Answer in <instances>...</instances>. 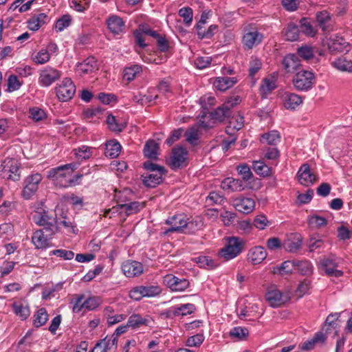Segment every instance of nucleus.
<instances>
[{
	"label": "nucleus",
	"mask_w": 352,
	"mask_h": 352,
	"mask_svg": "<svg viewBox=\"0 0 352 352\" xmlns=\"http://www.w3.org/2000/svg\"><path fill=\"white\" fill-rule=\"evenodd\" d=\"M78 166L77 163H70L51 168L47 172V177L54 181L60 187L71 186V184L73 182L71 181V176Z\"/></svg>",
	"instance_id": "1"
},
{
	"label": "nucleus",
	"mask_w": 352,
	"mask_h": 352,
	"mask_svg": "<svg viewBox=\"0 0 352 352\" xmlns=\"http://www.w3.org/2000/svg\"><path fill=\"white\" fill-rule=\"evenodd\" d=\"M143 167L148 171L142 175V182L146 187L155 188L163 182V176L166 173L164 166L148 161L144 163Z\"/></svg>",
	"instance_id": "2"
},
{
	"label": "nucleus",
	"mask_w": 352,
	"mask_h": 352,
	"mask_svg": "<svg viewBox=\"0 0 352 352\" xmlns=\"http://www.w3.org/2000/svg\"><path fill=\"white\" fill-rule=\"evenodd\" d=\"M34 222L42 226L48 235H54L58 231L56 215H53L47 211L36 212L32 217Z\"/></svg>",
	"instance_id": "3"
},
{
	"label": "nucleus",
	"mask_w": 352,
	"mask_h": 352,
	"mask_svg": "<svg viewBox=\"0 0 352 352\" xmlns=\"http://www.w3.org/2000/svg\"><path fill=\"white\" fill-rule=\"evenodd\" d=\"M244 241L239 237L232 236L228 239L226 245L219 252L220 256L226 260L236 257L243 250Z\"/></svg>",
	"instance_id": "4"
},
{
	"label": "nucleus",
	"mask_w": 352,
	"mask_h": 352,
	"mask_svg": "<svg viewBox=\"0 0 352 352\" xmlns=\"http://www.w3.org/2000/svg\"><path fill=\"white\" fill-rule=\"evenodd\" d=\"M19 164L15 159L7 158L0 164L1 177L8 180L19 181L21 178Z\"/></svg>",
	"instance_id": "5"
},
{
	"label": "nucleus",
	"mask_w": 352,
	"mask_h": 352,
	"mask_svg": "<svg viewBox=\"0 0 352 352\" xmlns=\"http://www.w3.org/2000/svg\"><path fill=\"white\" fill-rule=\"evenodd\" d=\"M314 74L311 71L301 70L296 73L293 78L294 87L302 91L311 89L314 84Z\"/></svg>",
	"instance_id": "6"
},
{
	"label": "nucleus",
	"mask_w": 352,
	"mask_h": 352,
	"mask_svg": "<svg viewBox=\"0 0 352 352\" xmlns=\"http://www.w3.org/2000/svg\"><path fill=\"white\" fill-rule=\"evenodd\" d=\"M43 179L40 173H34L26 177L23 181L22 196L25 199H30L38 189V186Z\"/></svg>",
	"instance_id": "7"
},
{
	"label": "nucleus",
	"mask_w": 352,
	"mask_h": 352,
	"mask_svg": "<svg viewBox=\"0 0 352 352\" xmlns=\"http://www.w3.org/2000/svg\"><path fill=\"white\" fill-rule=\"evenodd\" d=\"M56 93L60 100L68 101L74 96L76 86L70 78H65L56 87Z\"/></svg>",
	"instance_id": "8"
},
{
	"label": "nucleus",
	"mask_w": 352,
	"mask_h": 352,
	"mask_svg": "<svg viewBox=\"0 0 352 352\" xmlns=\"http://www.w3.org/2000/svg\"><path fill=\"white\" fill-rule=\"evenodd\" d=\"M166 223L170 226V228L165 232H181L184 228L190 227L194 223L192 221L187 222L186 217L184 214H177L169 217Z\"/></svg>",
	"instance_id": "9"
},
{
	"label": "nucleus",
	"mask_w": 352,
	"mask_h": 352,
	"mask_svg": "<svg viewBox=\"0 0 352 352\" xmlns=\"http://www.w3.org/2000/svg\"><path fill=\"white\" fill-rule=\"evenodd\" d=\"M61 76V72L52 67H46L39 73L38 83L42 87H49Z\"/></svg>",
	"instance_id": "10"
},
{
	"label": "nucleus",
	"mask_w": 352,
	"mask_h": 352,
	"mask_svg": "<svg viewBox=\"0 0 352 352\" xmlns=\"http://www.w3.org/2000/svg\"><path fill=\"white\" fill-rule=\"evenodd\" d=\"M164 283L174 292H183L186 289L190 282L186 278H180L173 274H167L163 278Z\"/></svg>",
	"instance_id": "11"
},
{
	"label": "nucleus",
	"mask_w": 352,
	"mask_h": 352,
	"mask_svg": "<svg viewBox=\"0 0 352 352\" xmlns=\"http://www.w3.org/2000/svg\"><path fill=\"white\" fill-rule=\"evenodd\" d=\"M320 265L321 268L324 270L329 276L340 277L343 272L337 270L338 263L336 261L335 256L330 255L320 260Z\"/></svg>",
	"instance_id": "12"
},
{
	"label": "nucleus",
	"mask_w": 352,
	"mask_h": 352,
	"mask_svg": "<svg viewBox=\"0 0 352 352\" xmlns=\"http://www.w3.org/2000/svg\"><path fill=\"white\" fill-rule=\"evenodd\" d=\"M327 47L332 54L349 52L350 50L349 43L342 36L338 35H335L328 40Z\"/></svg>",
	"instance_id": "13"
},
{
	"label": "nucleus",
	"mask_w": 352,
	"mask_h": 352,
	"mask_svg": "<svg viewBox=\"0 0 352 352\" xmlns=\"http://www.w3.org/2000/svg\"><path fill=\"white\" fill-rule=\"evenodd\" d=\"M188 151L182 146H177L172 151L170 165L172 168H179L186 165Z\"/></svg>",
	"instance_id": "14"
},
{
	"label": "nucleus",
	"mask_w": 352,
	"mask_h": 352,
	"mask_svg": "<svg viewBox=\"0 0 352 352\" xmlns=\"http://www.w3.org/2000/svg\"><path fill=\"white\" fill-rule=\"evenodd\" d=\"M298 179L300 184L305 186L312 185L317 179L316 176L311 170L309 164H303L298 171Z\"/></svg>",
	"instance_id": "15"
},
{
	"label": "nucleus",
	"mask_w": 352,
	"mask_h": 352,
	"mask_svg": "<svg viewBox=\"0 0 352 352\" xmlns=\"http://www.w3.org/2000/svg\"><path fill=\"white\" fill-rule=\"evenodd\" d=\"M122 270L124 274L129 278L138 276L143 273V265L138 261H128L122 264Z\"/></svg>",
	"instance_id": "16"
},
{
	"label": "nucleus",
	"mask_w": 352,
	"mask_h": 352,
	"mask_svg": "<svg viewBox=\"0 0 352 352\" xmlns=\"http://www.w3.org/2000/svg\"><path fill=\"white\" fill-rule=\"evenodd\" d=\"M53 235H48L43 229L36 230L32 236V242L36 249H43L48 246L49 240Z\"/></svg>",
	"instance_id": "17"
},
{
	"label": "nucleus",
	"mask_w": 352,
	"mask_h": 352,
	"mask_svg": "<svg viewBox=\"0 0 352 352\" xmlns=\"http://www.w3.org/2000/svg\"><path fill=\"white\" fill-rule=\"evenodd\" d=\"M233 206L239 212L248 214L254 208L255 203L251 198L239 197L233 200Z\"/></svg>",
	"instance_id": "18"
},
{
	"label": "nucleus",
	"mask_w": 352,
	"mask_h": 352,
	"mask_svg": "<svg viewBox=\"0 0 352 352\" xmlns=\"http://www.w3.org/2000/svg\"><path fill=\"white\" fill-rule=\"evenodd\" d=\"M327 340V336L322 331H318L314 336L300 345V349L304 351L313 349L317 344H323Z\"/></svg>",
	"instance_id": "19"
},
{
	"label": "nucleus",
	"mask_w": 352,
	"mask_h": 352,
	"mask_svg": "<svg viewBox=\"0 0 352 352\" xmlns=\"http://www.w3.org/2000/svg\"><path fill=\"white\" fill-rule=\"evenodd\" d=\"M107 24L109 30L113 34H120L123 32L125 26L124 21L116 15L109 17Z\"/></svg>",
	"instance_id": "20"
},
{
	"label": "nucleus",
	"mask_w": 352,
	"mask_h": 352,
	"mask_svg": "<svg viewBox=\"0 0 352 352\" xmlns=\"http://www.w3.org/2000/svg\"><path fill=\"white\" fill-rule=\"evenodd\" d=\"M298 56L294 54L285 56L283 60V68L287 73H292L296 71L300 66Z\"/></svg>",
	"instance_id": "21"
},
{
	"label": "nucleus",
	"mask_w": 352,
	"mask_h": 352,
	"mask_svg": "<svg viewBox=\"0 0 352 352\" xmlns=\"http://www.w3.org/2000/svg\"><path fill=\"white\" fill-rule=\"evenodd\" d=\"M248 259L252 264L261 263L267 256V252L262 246H255L251 248L248 252Z\"/></svg>",
	"instance_id": "22"
},
{
	"label": "nucleus",
	"mask_w": 352,
	"mask_h": 352,
	"mask_svg": "<svg viewBox=\"0 0 352 352\" xmlns=\"http://www.w3.org/2000/svg\"><path fill=\"white\" fill-rule=\"evenodd\" d=\"M144 207V204L138 201H129L118 205V208L121 210L120 213L124 212L126 216L136 214Z\"/></svg>",
	"instance_id": "23"
},
{
	"label": "nucleus",
	"mask_w": 352,
	"mask_h": 352,
	"mask_svg": "<svg viewBox=\"0 0 352 352\" xmlns=\"http://www.w3.org/2000/svg\"><path fill=\"white\" fill-rule=\"evenodd\" d=\"M263 35L258 31L249 32L244 34L243 37V43L248 49H252L254 45L261 42Z\"/></svg>",
	"instance_id": "24"
},
{
	"label": "nucleus",
	"mask_w": 352,
	"mask_h": 352,
	"mask_svg": "<svg viewBox=\"0 0 352 352\" xmlns=\"http://www.w3.org/2000/svg\"><path fill=\"white\" fill-rule=\"evenodd\" d=\"M237 82L235 77H218L214 82V86L218 90L224 91L232 87Z\"/></svg>",
	"instance_id": "25"
},
{
	"label": "nucleus",
	"mask_w": 352,
	"mask_h": 352,
	"mask_svg": "<svg viewBox=\"0 0 352 352\" xmlns=\"http://www.w3.org/2000/svg\"><path fill=\"white\" fill-rule=\"evenodd\" d=\"M265 298L273 307H279L285 302L282 293L277 289L268 291L265 294Z\"/></svg>",
	"instance_id": "26"
},
{
	"label": "nucleus",
	"mask_w": 352,
	"mask_h": 352,
	"mask_svg": "<svg viewBox=\"0 0 352 352\" xmlns=\"http://www.w3.org/2000/svg\"><path fill=\"white\" fill-rule=\"evenodd\" d=\"M302 101V98L296 94L287 93L284 96V106L287 109H296Z\"/></svg>",
	"instance_id": "27"
},
{
	"label": "nucleus",
	"mask_w": 352,
	"mask_h": 352,
	"mask_svg": "<svg viewBox=\"0 0 352 352\" xmlns=\"http://www.w3.org/2000/svg\"><path fill=\"white\" fill-rule=\"evenodd\" d=\"M316 19L319 27L323 31H329L331 17L327 10L318 12L316 14Z\"/></svg>",
	"instance_id": "28"
},
{
	"label": "nucleus",
	"mask_w": 352,
	"mask_h": 352,
	"mask_svg": "<svg viewBox=\"0 0 352 352\" xmlns=\"http://www.w3.org/2000/svg\"><path fill=\"white\" fill-rule=\"evenodd\" d=\"M331 65L338 70L352 73V60H349L346 57L337 58L331 63Z\"/></svg>",
	"instance_id": "29"
},
{
	"label": "nucleus",
	"mask_w": 352,
	"mask_h": 352,
	"mask_svg": "<svg viewBox=\"0 0 352 352\" xmlns=\"http://www.w3.org/2000/svg\"><path fill=\"white\" fill-rule=\"evenodd\" d=\"M96 60L94 57H89L77 65V71L83 74H89L96 69Z\"/></svg>",
	"instance_id": "30"
},
{
	"label": "nucleus",
	"mask_w": 352,
	"mask_h": 352,
	"mask_svg": "<svg viewBox=\"0 0 352 352\" xmlns=\"http://www.w3.org/2000/svg\"><path fill=\"white\" fill-rule=\"evenodd\" d=\"M295 269V260L286 261L282 263L280 265H276L273 267L272 272L280 275H287L292 273Z\"/></svg>",
	"instance_id": "31"
},
{
	"label": "nucleus",
	"mask_w": 352,
	"mask_h": 352,
	"mask_svg": "<svg viewBox=\"0 0 352 352\" xmlns=\"http://www.w3.org/2000/svg\"><path fill=\"white\" fill-rule=\"evenodd\" d=\"M121 150V145L120 143L115 140H111L106 143L104 155L109 158H116L120 154Z\"/></svg>",
	"instance_id": "32"
},
{
	"label": "nucleus",
	"mask_w": 352,
	"mask_h": 352,
	"mask_svg": "<svg viewBox=\"0 0 352 352\" xmlns=\"http://www.w3.org/2000/svg\"><path fill=\"white\" fill-rule=\"evenodd\" d=\"M47 16L44 13L34 15L28 21V28L33 31L38 30L46 23Z\"/></svg>",
	"instance_id": "33"
},
{
	"label": "nucleus",
	"mask_w": 352,
	"mask_h": 352,
	"mask_svg": "<svg viewBox=\"0 0 352 352\" xmlns=\"http://www.w3.org/2000/svg\"><path fill=\"white\" fill-rule=\"evenodd\" d=\"M221 187L224 190L232 191H241L243 190V182L240 179L226 178L221 183Z\"/></svg>",
	"instance_id": "34"
},
{
	"label": "nucleus",
	"mask_w": 352,
	"mask_h": 352,
	"mask_svg": "<svg viewBox=\"0 0 352 352\" xmlns=\"http://www.w3.org/2000/svg\"><path fill=\"white\" fill-rule=\"evenodd\" d=\"M159 149L158 144L153 140H148L144 148V156L147 158L156 160L157 158Z\"/></svg>",
	"instance_id": "35"
},
{
	"label": "nucleus",
	"mask_w": 352,
	"mask_h": 352,
	"mask_svg": "<svg viewBox=\"0 0 352 352\" xmlns=\"http://www.w3.org/2000/svg\"><path fill=\"white\" fill-rule=\"evenodd\" d=\"M210 117L212 120L222 122L226 118L230 116V110L226 104L217 108L214 111L210 113Z\"/></svg>",
	"instance_id": "36"
},
{
	"label": "nucleus",
	"mask_w": 352,
	"mask_h": 352,
	"mask_svg": "<svg viewBox=\"0 0 352 352\" xmlns=\"http://www.w3.org/2000/svg\"><path fill=\"white\" fill-rule=\"evenodd\" d=\"M301 275L309 276L313 273V265L310 261L295 260V269Z\"/></svg>",
	"instance_id": "37"
},
{
	"label": "nucleus",
	"mask_w": 352,
	"mask_h": 352,
	"mask_svg": "<svg viewBox=\"0 0 352 352\" xmlns=\"http://www.w3.org/2000/svg\"><path fill=\"white\" fill-rule=\"evenodd\" d=\"M299 27L294 23H288L285 32L287 41H294L298 39L300 34Z\"/></svg>",
	"instance_id": "38"
},
{
	"label": "nucleus",
	"mask_w": 352,
	"mask_h": 352,
	"mask_svg": "<svg viewBox=\"0 0 352 352\" xmlns=\"http://www.w3.org/2000/svg\"><path fill=\"white\" fill-rule=\"evenodd\" d=\"M76 158L78 160L89 159L93 154V149L87 146L82 145L73 151Z\"/></svg>",
	"instance_id": "39"
},
{
	"label": "nucleus",
	"mask_w": 352,
	"mask_h": 352,
	"mask_svg": "<svg viewBox=\"0 0 352 352\" xmlns=\"http://www.w3.org/2000/svg\"><path fill=\"white\" fill-rule=\"evenodd\" d=\"M253 170L262 177H268L271 175L272 168L266 165L263 161H255L253 163Z\"/></svg>",
	"instance_id": "40"
},
{
	"label": "nucleus",
	"mask_w": 352,
	"mask_h": 352,
	"mask_svg": "<svg viewBox=\"0 0 352 352\" xmlns=\"http://www.w3.org/2000/svg\"><path fill=\"white\" fill-rule=\"evenodd\" d=\"M33 325L38 328L44 325L48 320V314L45 308H40L34 316Z\"/></svg>",
	"instance_id": "41"
},
{
	"label": "nucleus",
	"mask_w": 352,
	"mask_h": 352,
	"mask_svg": "<svg viewBox=\"0 0 352 352\" xmlns=\"http://www.w3.org/2000/svg\"><path fill=\"white\" fill-rule=\"evenodd\" d=\"M12 306L14 313L19 316L21 320H25L30 316V311L29 306L22 304L19 305L16 302H14Z\"/></svg>",
	"instance_id": "42"
},
{
	"label": "nucleus",
	"mask_w": 352,
	"mask_h": 352,
	"mask_svg": "<svg viewBox=\"0 0 352 352\" xmlns=\"http://www.w3.org/2000/svg\"><path fill=\"white\" fill-rule=\"evenodd\" d=\"M141 72L142 67L138 65L127 67L123 71V78L128 82L132 81Z\"/></svg>",
	"instance_id": "43"
},
{
	"label": "nucleus",
	"mask_w": 352,
	"mask_h": 352,
	"mask_svg": "<svg viewBox=\"0 0 352 352\" xmlns=\"http://www.w3.org/2000/svg\"><path fill=\"white\" fill-rule=\"evenodd\" d=\"M280 135L277 131H272L270 133L263 134L260 141L262 143H267L270 145H276L280 142Z\"/></svg>",
	"instance_id": "44"
},
{
	"label": "nucleus",
	"mask_w": 352,
	"mask_h": 352,
	"mask_svg": "<svg viewBox=\"0 0 352 352\" xmlns=\"http://www.w3.org/2000/svg\"><path fill=\"white\" fill-rule=\"evenodd\" d=\"M148 320L139 314L131 315L127 321V325L133 329L138 328L142 325H147Z\"/></svg>",
	"instance_id": "45"
},
{
	"label": "nucleus",
	"mask_w": 352,
	"mask_h": 352,
	"mask_svg": "<svg viewBox=\"0 0 352 352\" xmlns=\"http://www.w3.org/2000/svg\"><path fill=\"white\" fill-rule=\"evenodd\" d=\"M106 122L109 130L113 132H121L126 126L124 124L119 122L116 117L111 114L107 116Z\"/></svg>",
	"instance_id": "46"
},
{
	"label": "nucleus",
	"mask_w": 352,
	"mask_h": 352,
	"mask_svg": "<svg viewBox=\"0 0 352 352\" xmlns=\"http://www.w3.org/2000/svg\"><path fill=\"white\" fill-rule=\"evenodd\" d=\"M200 267L212 269L217 266V263L208 256H199L193 258Z\"/></svg>",
	"instance_id": "47"
},
{
	"label": "nucleus",
	"mask_w": 352,
	"mask_h": 352,
	"mask_svg": "<svg viewBox=\"0 0 352 352\" xmlns=\"http://www.w3.org/2000/svg\"><path fill=\"white\" fill-rule=\"evenodd\" d=\"M300 31L307 36H314L316 33V30L313 25L305 18H302L300 21Z\"/></svg>",
	"instance_id": "48"
},
{
	"label": "nucleus",
	"mask_w": 352,
	"mask_h": 352,
	"mask_svg": "<svg viewBox=\"0 0 352 352\" xmlns=\"http://www.w3.org/2000/svg\"><path fill=\"white\" fill-rule=\"evenodd\" d=\"M133 192L130 189L125 188L122 191H116L115 199L118 204L131 201V197Z\"/></svg>",
	"instance_id": "49"
},
{
	"label": "nucleus",
	"mask_w": 352,
	"mask_h": 352,
	"mask_svg": "<svg viewBox=\"0 0 352 352\" xmlns=\"http://www.w3.org/2000/svg\"><path fill=\"white\" fill-rule=\"evenodd\" d=\"M50 59V52L47 49H41L37 54L32 58V60L36 64L43 65L47 63Z\"/></svg>",
	"instance_id": "50"
},
{
	"label": "nucleus",
	"mask_w": 352,
	"mask_h": 352,
	"mask_svg": "<svg viewBox=\"0 0 352 352\" xmlns=\"http://www.w3.org/2000/svg\"><path fill=\"white\" fill-rule=\"evenodd\" d=\"M307 221L309 225L314 228H320L325 226L327 223V221L325 218L317 214L309 216Z\"/></svg>",
	"instance_id": "51"
},
{
	"label": "nucleus",
	"mask_w": 352,
	"mask_h": 352,
	"mask_svg": "<svg viewBox=\"0 0 352 352\" xmlns=\"http://www.w3.org/2000/svg\"><path fill=\"white\" fill-rule=\"evenodd\" d=\"M248 330L246 328L236 327L232 328L230 331V336L239 340H245L248 336Z\"/></svg>",
	"instance_id": "52"
},
{
	"label": "nucleus",
	"mask_w": 352,
	"mask_h": 352,
	"mask_svg": "<svg viewBox=\"0 0 352 352\" xmlns=\"http://www.w3.org/2000/svg\"><path fill=\"white\" fill-rule=\"evenodd\" d=\"M102 342H104V346L107 349V352L113 351L114 352L117 348L118 344V338L111 335L110 336H106L104 339L101 340Z\"/></svg>",
	"instance_id": "53"
},
{
	"label": "nucleus",
	"mask_w": 352,
	"mask_h": 352,
	"mask_svg": "<svg viewBox=\"0 0 352 352\" xmlns=\"http://www.w3.org/2000/svg\"><path fill=\"white\" fill-rule=\"evenodd\" d=\"M143 297H153L161 293V289L158 286H140Z\"/></svg>",
	"instance_id": "54"
},
{
	"label": "nucleus",
	"mask_w": 352,
	"mask_h": 352,
	"mask_svg": "<svg viewBox=\"0 0 352 352\" xmlns=\"http://www.w3.org/2000/svg\"><path fill=\"white\" fill-rule=\"evenodd\" d=\"M30 117L35 122L41 121L47 118L44 110L38 107H32L29 110Z\"/></svg>",
	"instance_id": "55"
},
{
	"label": "nucleus",
	"mask_w": 352,
	"mask_h": 352,
	"mask_svg": "<svg viewBox=\"0 0 352 352\" xmlns=\"http://www.w3.org/2000/svg\"><path fill=\"white\" fill-rule=\"evenodd\" d=\"M276 87V82L273 79L265 78L260 87V90L263 95L267 96Z\"/></svg>",
	"instance_id": "56"
},
{
	"label": "nucleus",
	"mask_w": 352,
	"mask_h": 352,
	"mask_svg": "<svg viewBox=\"0 0 352 352\" xmlns=\"http://www.w3.org/2000/svg\"><path fill=\"white\" fill-rule=\"evenodd\" d=\"M186 141L192 145L197 144L199 139L198 129L197 127H191L184 133Z\"/></svg>",
	"instance_id": "57"
},
{
	"label": "nucleus",
	"mask_w": 352,
	"mask_h": 352,
	"mask_svg": "<svg viewBox=\"0 0 352 352\" xmlns=\"http://www.w3.org/2000/svg\"><path fill=\"white\" fill-rule=\"evenodd\" d=\"M224 200L225 198L223 196L215 191H212L207 197L206 203L208 206H212L213 204H221Z\"/></svg>",
	"instance_id": "58"
},
{
	"label": "nucleus",
	"mask_w": 352,
	"mask_h": 352,
	"mask_svg": "<svg viewBox=\"0 0 352 352\" xmlns=\"http://www.w3.org/2000/svg\"><path fill=\"white\" fill-rule=\"evenodd\" d=\"M71 21V16L69 14H65L57 20L56 23V29L59 32L63 31L65 28L70 25Z\"/></svg>",
	"instance_id": "59"
},
{
	"label": "nucleus",
	"mask_w": 352,
	"mask_h": 352,
	"mask_svg": "<svg viewBox=\"0 0 352 352\" xmlns=\"http://www.w3.org/2000/svg\"><path fill=\"white\" fill-rule=\"evenodd\" d=\"M298 55L305 60H309L314 57V51L312 47L305 45L298 48Z\"/></svg>",
	"instance_id": "60"
},
{
	"label": "nucleus",
	"mask_w": 352,
	"mask_h": 352,
	"mask_svg": "<svg viewBox=\"0 0 352 352\" xmlns=\"http://www.w3.org/2000/svg\"><path fill=\"white\" fill-rule=\"evenodd\" d=\"M50 254L63 258L65 260H72L74 256L72 251L62 249L52 250Z\"/></svg>",
	"instance_id": "61"
},
{
	"label": "nucleus",
	"mask_w": 352,
	"mask_h": 352,
	"mask_svg": "<svg viewBox=\"0 0 352 352\" xmlns=\"http://www.w3.org/2000/svg\"><path fill=\"white\" fill-rule=\"evenodd\" d=\"M269 221L265 215L260 214L255 217L253 225L259 230H263L269 224Z\"/></svg>",
	"instance_id": "62"
},
{
	"label": "nucleus",
	"mask_w": 352,
	"mask_h": 352,
	"mask_svg": "<svg viewBox=\"0 0 352 352\" xmlns=\"http://www.w3.org/2000/svg\"><path fill=\"white\" fill-rule=\"evenodd\" d=\"M237 170L244 181L250 180L253 176L250 167L246 164L239 165Z\"/></svg>",
	"instance_id": "63"
},
{
	"label": "nucleus",
	"mask_w": 352,
	"mask_h": 352,
	"mask_svg": "<svg viewBox=\"0 0 352 352\" xmlns=\"http://www.w3.org/2000/svg\"><path fill=\"white\" fill-rule=\"evenodd\" d=\"M211 63V58L209 56L197 57L195 60V65L197 68L203 69L210 65Z\"/></svg>",
	"instance_id": "64"
}]
</instances>
